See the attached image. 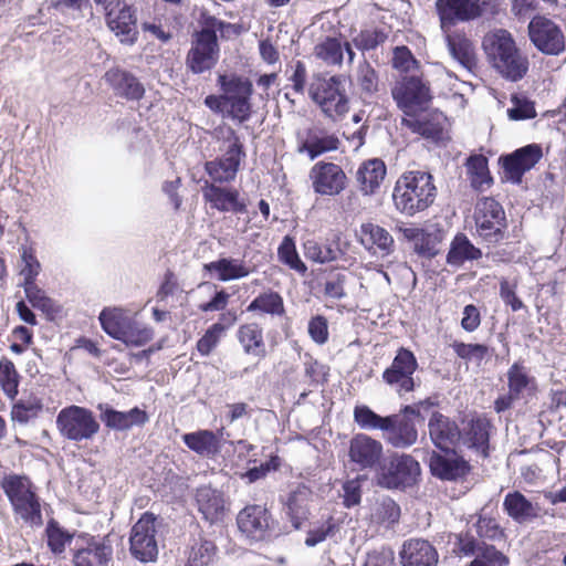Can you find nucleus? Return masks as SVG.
Listing matches in <instances>:
<instances>
[{"label":"nucleus","mask_w":566,"mask_h":566,"mask_svg":"<svg viewBox=\"0 0 566 566\" xmlns=\"http://www.w3.org/2000/svg\"><path fill=\"white\" fill-rule=\"evenodd\" d=\"M482 45L492 66L505 80L518 82L527 74L528 59L509 31L497 29L486 33Z\"/></svg>","instance_id":"1"},{"label":"nucleus","mask_w":566,"mask_h":566,"mask_svg":"<svg viewBox=\"0 0 566 566\" xmlns=\"http://www.w3.org/2000/svg\"><path fill=\"white\" fill-rule=\"evenodd\" d=\"M436 197L433 177L422 170L405 172L398 178L392 192L396 209L409 217L428 209Z\"/></svg>","instance_id":"2"},{"label":"nucleus","mask_w":566,"mask_h":566,"mask_svg":"<svg viewBox=\"0 0 566 566\" xmlns=\"http://www.w3.org/2000/svg\"><path fill=\"white\" fill-rule=\"evenodd\" d=\"M103 331L126 346L140 347L154 337V331L122 307H106L98 316Z\"/></svg>","instance_id":"3"},{"label":"nucleus","mask_w":566,"mask_h":566,"mask_svg":"<svg viewBox=\"0 0 566 566\" xmlns=\"http://www.w3.org/2000/svg\"><path fill=\"white\" fill-rule=\"evenodd\" d=\"M17 518L30 526L43 523L40 497L29 478L18 474L4 475L0 482Z\"/></svg>","instance_id":"4"},{"label":"nucleus","mask_w":566,"mask_h":566,"mask_svg":"<svg viewBox=\"0 0 566 566\" xmlns=\"http://www.w3.org/2000/svg\"><path fill=\"white\" fill-rule=\"evenodd\" d=\"M214 134L219 140H222V147H220L222 155L207 161L206 171L217 182H229L234 180L245 153L238 135L230 126H219Z\"/></svg>","instance_id":"5"},{"label":"nucleus","mask_w":566,"mask_h":566,"mask_svg":"<svg viewBox=\"0 0 566 566\" xmlns=\"http://www.w3.org/2000/svg\"><path fill=\"white\" fill-rule=\"evenodd\" d=\"M308 92L313 102L333 119L344 116L349 109L342 75L326 77L318 74L311 83Z\"/></svg>","instance_id":"6"},{"label":"nucleus","mask_w":566,"mask_h":566,"mask_svg":"<svg viewBox=\"0 0 566 566\" xmlns=\"http://www.w3.org/2000/svg\"><path fill=\"white\" fill-rule=\"evenodd\" d=\"M55 423L63 438L75 442L91 440L99 430L93 411L76 405L61 409Z\"/></svg>","instance_id":"7"},{"label":"nucleus","mask_w":566,"mask_h":566,"mask_svg":"<svg viewBox=\"0 0 566 566\" xmlns=\"http://www.w3.org/2000/svg\"><path fill=\"white\" fill-rule=\"evenodd\" d=\"M419 367L415 354L405 347L398 348L390 364L381 375L384 382L399 397L412 392L419 385L416 371Z\"/></svg>","instance_id":"8"},{"label":"nucleus","mask_w":566,"mask_h":566,"mask_svg":"<svg viewBox=\"0 0 566 566\" xmlns=\"http://www.w3.org/2000/svg\"><path fill=\"white\" fill-rule=\"evenodd\" d=\"M474 220L476 232L489 243H496L503 239L506 228L505 212L502 206L493 198H482L475 206Z\"/></svg>","instance_id":"9"},{"label":"nucleus","mask_w":566,"mask_h":566,"mask_svg":"<svg viewBox=\"0 0 566 566\" xmlns=\"http://www.w3.org/2000/svg\"><path fill=\"white\" fill-rule=\"evenodd\" d=\"M156 534L155 515L151 513H144L130 531V554L143 563L155 560L158 555Z\"/></svg>","instance_id":"10"},{"label":"nucleus","mask_w":566,"mask_h":566,"mask_svg":"<svg viewBox=\"0 0 566 566\" xmlns=\"http://www.w3.org/2000/svg\"><path fill=\"white\" fill-rule=\"evenodd\" d=\"M528 35L534 46L544 54L559 55L565 50L563 30L544 15H535L530 21Z\"/></svg>","instance_id":"11"},{"label":"nucleus","mask_w":566,"mask_h":566,"mask_svg":"<svg viewBox=\"0 0 566 566\" xmlns=\"http://www.w3.org/2000/svg\"><path fill=\"white\" fill-rule=\"evenodd\" d=\"M112 557L113 546L107 536H78L73 553L74 566H107Z\"/></svg>","instance_id":"12"},{"label":"nucleus","mask_w":566,"mask_h":566,"mask_svg":"<svg viewBox=\"0 0 566 566\" xmlns=\"http://www.w3.org/2000/svg\"><path fill=\"white\" fill-rule=\"evenodd\" d=\"M420 474V465L409 454H394L381 468L379 483L388 489L412 485Z\"/></svg>","instance_id":"13"},{"label":"nucleus","mask_w":566,"mask_h":566,"mask_svg":"<svg viewBox=\"0 0 566 566\" xmlns=\"http://www.w3.org/2000/svg\"><path fill=\"white\" fill-rule=\"evenodd\" d=\"M384 458V446L366 433L352 437L348 444L349 463L358 470L377 469Z\"/></svg>","instance_id":"14"},{"label":"nucleus","mask_w":566,"mask_h":566,"mask_svg":"<svg viewBox=\"0 0 566 566\" xmlns=\"http://www.w3.org/2000/svg\"><path fill=\"white\" fill-rule=\"evenodd\" d=\"M491 0H437V10L441 29L453 25L457 21H470L482 15Z\"/></svg>","instance_id":"15"},{"label":"nucleus","mask_w":566,"mask_h":566,"mask_svg":"<svg viewBox=\"0 0 566 566\" xmlns=\"http://www.w3.org/2000/svg\"><path fill=\"white\" fill-rule=\"evenodd\" d=\"M310 179L314 192L321 196H337L347 186L346 174L334 163H316L310 171Z\"/></svg>","instance_id":"16"},{"label":"nucleus","mask_w":566,"mask_h":566,"mask_svg":"<svg viewBox=\"0 0 566 566\" xmlns=\"http://www.w3.org/2000/svg\"><path fill=\"white\" fill-rule=\"evenodd\" d=\"M108 28L115 33L122 43L133 44L137 39L136 18L130 7L116 1L109 2L104 8Z\"/></svg>","instance_id":"17"},{"label":"nucleus","mask_w":566,"mask_h":566,"mask_svg":"<svg viewBox=\"0 0 566 566\" xmlns=\"http://www.w3.org/2000/svg\"><path fill=\"white\" fill-rule=\"evenodd\" d=\"M392 97L407 116L422 107L430 95L428 86L419 77L409 76L392 91Z\"/></svg>","instance_id":"18"},{"label":"nucleus","mask_w":566,"mask_h":566,"mask_svg":"<svg viewBox=\"0 0 566 566\" xmlns=\"http://www.w3.org/2000/svg\"><path fill=\"white\" fill-rule=\"evenodd\" d=\"M542 148L537 144H530L521 147L510 155L502 157L503 168L507 178L520 182L522 176L533 168L542 158Z\"/></svg>","instance_id":"19"},{"label":"nucleus","mask_w":566,"mask_h":566,"mask_svg":"<svg viewBox=\"0 0 566 566\" xmlns=\"http://www.w3.org/2000/svg\"><path fill=\"white\" fill-rule=\"evenodd\" d=\"M219 57L218 40L206 35H193L192 45L187 54V66L196 74L212 69Z\"/></svg>","instance_id":"20"},{"label":"nucleus","mask_w":566,"mask_h":566,"mask_svg":"<svg viewBox=\"0 0 566 566\" xmlns=\"http://www.w3.org/2000/svg\"><path fill=\"white\" fill-rule=\"evenodd\" d=\"M429 467L431 473L441 479L453 481L465 475L469 470L467 461L458 455L453 449L433 452L430 457Z\"/></svg>","instance_id":"21"},{"label":"nucleus","mask_w":566,"mask_h":566,"mask_svg":"<svg viewBox=\"0 0 566 566\" xmlns=\"http://www.w3.org/2000/svg\"><path fill=\"white\" fill-rule=\"evenodd\" d=\"M239 530L248 537L261 541L264 539L271 527V515L261 505L244 507L237 518Z\"/></svg>","instance_id":"22"},{"label":"nucleus","mask_w":566,"mask_h":566,"mask_svg":"<svg viewBox=\"0 0 566 566\" xmlns=\"http://www.w3.org/2000/svg\"><path fill=\"white\" fill-rule=\"evenodd\" d=\"M98 409L101 411V420L112 430H129L134 426H144L149 420L147 412L138 407H134L128 411H118L108 405H99Z\"/></svg>","instance_id":"23"},{"label":"nucleus","mask_w":566,"mask_h":566,"mask_svg":"<svg viewBox=\"0 0 566 566\" xmlns=\"http://www.w3.org/2000/svg\"><path fill=\"white\" fill-rule=\"evenodd\" d=\"M202 195L212 208L221 212L244 213L247 211V205L240 200L239 191L235 189L206 182Z\"/></svg>","instance_id":"24"},{"label":"nucleus","mask_w":566,"mask_h":566,"mask_svg":"<svg viewBox=\"0 0 566 566\" xmlns=\"http://www.w3.org/2000/svg\"><path fill=\"white\" fill-rule=\"evenodd\" d=\"M433 444L440 450L453 449L461 440V432L454 421L440 412H433L428 423Z\"/></svg>","instance_id":"25"},{"label":"nucleus","mask_w":566,"mask_h":566,"mask_svg":"<svg viewBox=\"0 0 566 566\" xmlns=\"http://www.w3.org/2000/svg\"><path fill=\"white\" fill-rule=\"evenodd\" d=\"M359 242L375 254L389 255L394 251L395 241L385 228L373 223H363L358 231Z\"/></svg>","instance_id":"26"},{"label":"nucleus","mask_w":566,"mask_h":566,"mask_svg":"<svg viewBox=\"0 0 566 566\" xmlns=\"http://www.w3.org/2000/svg\"><path fill=\"white\" fill-rule=\"evenodd\" d=\"M503 510L516 523L524 524L541 516L538 503L532 502L518 491L509 492L503 501Z\"/></svg>","instance_id":"27"},{"label":"nucleus","mask_w":566,"mask_h":566,"mask_svg":"<svg viewBox=\"0 0 566 566\" xmlns=\"http://www.w3.org/2000/svg\"><path fill=\"white\" fill-rule=\"evenodd\" d=\"M444 122L446 118L441 113H423L417 116L412 113L402 118L405 127L434 142L442 138Z\"/></svg>","instance_id":"28"},{"label":"nucleus","mask_w":566,"mask_h":566,"mask_svg":"<svg viewBox=\"0 0 566 566\" xmlns=\"http://www.w3.org/2000/svg\"><path fill=\"white\" fill-rule=\"evenodd\" d=\"M311 499V489L302 483L296 484L285 496L281 497L286 514L295 528H300L302 522L307 517Z\"/></svg>","instance_id":"29"},{"label":"nucleus","mask_w":566,"mask_h":566,"mask_svg":"<svg viewBox=\"0 0 566 566\" xmlns=\"http://www.w3.org/2000/svg\"><path fill=\"white\" fill-rule=\"evenodd\" d=\"M400 557L402 566H436L438 563L436 548L421 538L405 542Z\"/></svg>","instance_id":"30"},{"label":"nucleus","mask_w":566,"mask_h":566,"mask_svg":"<svg viewBox=\"0 0 566 566\" xmlns=\"http://www.w3.org/2000/svg\"><path fill=\"white\" fill-rule=\"evenodd\" d=\"M196 503L206 521L217 523L222 520L226 512V500L221 491L210 485H202L196 491Z\"/></svg>","instance_id":"31"},{"label":"nucleus","mask_w":566,"mask_h":566,"mask_svg":"<svg viewBox=\"0 0 566 566\" xmlns=\"http://www.w3.org/2000/svg\"><path fill=\"white\" fill-rule=\"evenodd\" d=\"M389 419L391 421L384 432V437L389 444L403 449L416 443L418 431L412 421L400 415L389 416Z\"/></svg>","instance_id":"32"},{"label":"nucleus","mask_w":566,"mask_h":566,"mask_svg":"<svg viewBox=\"0 0 566 566\" xmlns=\"http://www.w3.org/2000/svg\"><path fill=\"white\" fill-rule=\"evenodd\" d=\"M105 80L117 96L139 101L145 94V88L138 78L126 71L111 69L105 73Z\"/></svg>","instance_id":"33"},{"label":"nucleus","mask_w":566,"mask_h":566,"mask_svg":"<svg viewBox=\"0 0 566 566\" xmlns=\"http://www.w3.org/2000/svg\"><path fill=\"white\" fill-rule=\"evenodd\" d=\"M509 391L518 399L533 396L537 390L536 378L523 361H515L506 373Z\"/></svg>","instance_id":"34"},{"label":"nucleus","mask_w":566,"mask_h":566,"mask_svg":"<svg viewBox=\"0 0 566 566\" xmlns=\"http://www.w3.org/2000/svg\"><path fill=\"white\" fill-rule=\"evenodd\" d=\"M386 166L381 159H368L364 161L357 172L356 178L359 189L365 196L376 192L386 177Z\"/></svg>","instance_id":"35"},{"label":"nucleus","mask_w":566,"mask_h":566,"mask_svg":"<svg viewBox=\"0 0 566 566\" xmlns=\"http://www.w3.org/2000/svg\"><path fill=\"white\" fill-rule=\"evenodd\" d=\"M182 441L191 451L203 458H214L221 451V439L211 430L185 433Z\"/></svg>","instance_id":"36"},{"label":"nucleus","mask_w":566,"mask_h":566,"mask_svg":"<svg viewBox=\"0 0 566 566\" xmlns=\"http://www.w3.org/2000/svg\"><path fill=\"white\" fill-rule=\"evenodd\" d=\"M443 32L452 59L463 69L471 71L476 65L473 43L464 34L450 32L449 28Z\"/></svg>","instance_id":"37"},{"label":"nucleus","mask_w":566,"mask_h":566,"mask_svg":"<svg viewBox=\"0 0 566 566\" xmlns=\"http://www.w3.org/2000/svg\"><path fill=\"white\" fill-rule=\"evenodd\" d=\"M205 270L214 273L218 281L229 282L247 277L251 271L243 260L220 258L205 264Z\"/></svg>","instance_id":"38"},{"label":"nucleus","mask_w":566,"mask_h":566,"mask_svg":"<svg viewBox=\"0 0 566 566\" xmlns=\"http://www.w3.org/2000/svg\"><path fill=\"white\" fill-rule=\"evenodd\" d=\"M237 338L247 355L258 358L266 356V346L263 338V329L256 323H247L237 331Z\"/></svg>","instance_id":"39"},{"label":"nucleus","mask_w":566,"mask_h":566,"mask_svg":"<svg viewBox=\"0 0 566 566\" xmlns=\"http://www.w3.org/2000/svg\"><path fill=\"white\" fill-rule=\"evenodd\" d=\"M481 256V250L474 247L465 234L458 233L451 241L447 262L452 266H460L467 261L479 260Z\"/></svg>","instance_id":"40"},{"label":"nucleus","mask_w":566,"mask_h":566,"mask_svg":"<svg viewBox=\"0 0 566 566\" xmlns=\"http://www.w3.org/2000/svg\"><path fill=\"white\" fill-rule=\"evenodd\" d=\"M464 446L474 449L483 457L488 455L489 448V422L485 419L471 420L465 433L461 434Z\"/></svg>","instance_id":"41"},{"label":"nucleus","mask_w":566,"mask_h":566,"mask_svg":"<svg viewBox=\"0 0 566 566\" xmlns=\"http://www.w3.org/2000/svg\"><path fill=\"white\" fill-rule=\"evenodd\" d=\"M339 145V139L325 132H312L307 139L300 146L298 151H306L311 159H315L319 155L336 150Z\"/></svg>","instance_id":"42"},{"label":"nucleus","mask_w":566,"mask_h":566,"mask_svg":"<svg viewBox=\"0 0 566 566\" xmlns=\"http://www.w3.org/2000/svg\"><path fill=\"white\" fill-rule=\"evenodd\" d=\"M216 555V544L200 535L198 538H193L189 547L186 566H210Z\"/></svg>","instance_id":"43"},{"label":"nucleus","mask_w":566,"mask_h":566,"mask_svg":"<svg viewBox=\"0 0 566 566\" xmlns=\"http://www.w3.org/2000/svg\"><path fill=\"white\" fill-rule=\"evenodd\" d=\"M313 55L327 66H342L344 50L342 42L333 36H327L313 49Z\"/></svg>","instance_id":"44"},{"label":"nucleus","mask_w":566,"mask_h":566,"mask_svg":"<svg viewBox=\"0 0 566 566\" xmlns=\"http://www.w3.org/2000/svg\"><path fill=\"white\" fill-rule=\"evenodd\" d=\"M248 312H260L272 316H282L285 313L282 296L273 291L259 294L247 307Z\"/></svg>","instance_id":"45"},{"label":"nucleus","mask_w":566,"mask_h":566,"mask_svg":"<svg viewBox=\"0 0 566 566\" xmlns=\"http://www.w3.org/2000/svg\"><path fill=\"white\" fill-rule=\"evenodd\" d=\"M468 176L471 186L476 190H483L492 182L488 159L483 155H472L467 160Z\"/></svg>","instance_id":"46"},{"label":"nucleus","mask_w":566,"mask_h":566,"mask_svg":"<svg viewBox=\"0 0 566 566\" xmlns=\"http://www.w3.org/2000/svg\"><path fill=\"white\" fill-rule=\"evenodd\" d=\"M399 517L400 507L390 497H381L371 506L370 518L374 523L389 527L397 523Z\"/></svg>","instance_id":"47"},{"label":"nucleus","mask_w":566,"mask_h":566,"mask_svg":"<svg viewBox=\"0 0 566 566\" xmlns=\"http://www.w3.org/2000/svg\"><path fill=\"white\" fill-rule=\"evenodd\" d=\"M355 80L361 93L367 96H371L379 91V74L365 57L356 66Z\"/></svg>","instance_id":"48"},{"label":"nucleus","mask_w":566,"mask_h":566,"mask_svg":"<svg viewBox=\"0 0 566 566\" xmlns=\"http://www.w3.org/2000/svg\"><path fill=\"white\" fill-rule=\"evenodd\" d=\"M510 102L511 107L506 111L510 120H527L537 116L535 103L524 92L513 93Z\"/></svg>","instance_id":"49"},{"label":"nucleus","mask_w":566,"mask_h":566,"mask_svg":"<svg viewBox=\"0 0 566 566\" xmlns=\"http://www.w3.org/2000/svg\"><path fill=\"white\" fill-rule=\"evenodd\" d=\"M339 252L338 247L331 242L322 244L316 240H307L304 243V255L315 263L324 264L336 261Z\"/></svg>","instance_id":"50"},{"label":"nucleus","mask_w":566,"mask_h":566,"mask_svg":"<svg viewBox=\"0 0 566 566\" xmlns=\"http://www.w3.org/2000/svg\"><path fill=\"white\" fill-rule=\"evenodd\" d=\"M339 522L332 516L325 521L317 522L308 530L305 545L314 547L327 538L334 537L339 532Z\"/></svg>","instance_id":"51"},{"label":"nucleus","mask_w":566,"mask_h":566,"mask_svg":"<svg viewBox=\"0 0 566 566\" xmlns=\"http://www.w3.org/2000/svg\"><path fill=\"white\" fill-rule=\"evenodd\" d=\"M219 81L224 93L223 99L251 98L253 85L250 80L240 76L227 78L222 75Z\"/></svg>","instance_id":"52"},{"label":"nucleus","mask_w":566,"mask_h":566,"mask_svg":"<svg viewBox=\"0 0 566 566\" xmlns=\"http://www.w3.org/2000/svg\"><path fill=\"white\" fill-rule=\"evenodd\" d=\"M354 420L359 426L360 429L364 430H381L385 432L388 424L390 423L389 416L381 417L374 412L367 406H356L354 409Z\"/></svg>","instance_id":"53"},{"label":"nucleus","mask_w":566,"mask_h":566,"mask_svg":"<svg viewBox=\"0 0 566 566\" xmlns=\"http://www.w3.org/2000/svg\"><path fill=\"white\" fill-rule=\"evenodd\" d=\"M20 276L22 277L21 286L35 283V279L41 271V264L36 259L33 249L31 247L22 245L20 248Z\"/></svg>","instance_id":"54"},{"label":"nucleus","mask_w":566,"mask_h":566,"mask_svg":"<svg viewBox=\"0 0 566 566\" xmlns=\"http://www.w3.org/2000/svg\"><path fill=\"white\" fill-rule=\"evenodd\" d=\"M199 22L201 24V30L195 34L199 36L206 35L208 39L213 40H218L217 31H219L221 35H224V33L229 32L230 30L234 31L235 29L234 24L219 20L207 11L201 13Z\"/></svg>","instance_id":"55"},{"label":"nucleus","mask_w":566,"mask_h":566,"mask_svg":"<svg viewBox=\"0 0 566 566\" xmlns=\"http://www.w3.org/2000/svg\"><path fill=\"white\" fill-rule=\"evenodd\" d=\"M277 255L280 261L292 270L302 274L306 272L307 268L300 259L295 243L291 237H284L277 249Z\"/></svg>","instance_id":"56"},{"label":"nucleus","mask_w":566,"mask_h":566,"mask_svg":"<svg viewBox=\"0 0 566 566\" xmlns=\"http://www.w3.org/2000/svg\"><path fill=\"white\" fill-rule=\"evenodd\" d=\"M451 347L461 359L474 363L480 366L490 355V349L483 344H465L454 342Z\"/></svg>","instance_id":"57"},{"label":"nucleus","mask_w":566,"mask_h":566,"mask_svg":"<svg viewBox=\"0 0 566 566\" xmlns=\"http://www.w3.org/2000/svg\"><path fill=\"white\" fill-rule=\"evenodd\" d=\"M349 275L345 272H331L324 282V295L333 300L346 297V284Z\"/></svg>","instance_id":"58"},{"label":"nucleus","mask_w":566,"mask_h":566,"mask_svg":"<svg viewBox=\"0 0 566 566\" xmlns=\"http://www.w3.org/2000/svg\"><path fill=\"white\" fill-rule=\"evenodd\" d=\"M48 545L54 554L64 552L67 544L71 543L73 536L64 531L54 521L49 522L46 526Z\"/></svg>","instance_id":"59"},{"label":"nucleus","mask_w":566,"mask_h":566,"mask_svg":"<svg viewBox=\"0 0 566 566\" xmlns=\"http://www.w3.org/2000/svg\"><path fill=\"white\" fill-rule=\"evenodd\" d=\"M399 231L406 240L413 242L415 250L419 254H434V247H423V241L430 240V233L426 232L423 229L417 227H400Z\"/></svg>","instance_id":"60"},{"label":"nucleus","mask_w":566,"mask_h":566,"mask_svg":"<svg viewBox=\"0 0 566 566\" xmlns=\"http://www.w3.org/2000/svg\"><path fill=\"white\" fill-rule=\"evenodd\" d=\"M0 385L8 396L18 392L19 375L14 364L6 358L0 360Z\"/></svg>","instance_id":"61"},{"label":"nucleus","mask_w":566,"mask_h":566,"mask_svg":"<svg viewBox=\"0 0 566 566\" xmlns=\"http://www.w3.org/2000/svg\"><path fill=\"white\" fill-rule=\"evenodd\" d=\"M387 39V35L378 29L360 31L355 38H353V44L356 49L365 52L376 49L382 44Z\"/></svg>","instance_id":"62"},{"label":"nucleus","mask_w":566,"mask_h":566,"mask_svg":"<svg viewBox=\"0 0 566 566\" xmlns=\"http://www.w3.org/2000/svg\"><path fill=\"white\" fill-rule=\"evenodd\" d=\"M28 301L35 308L41 310L45 313H52L55 310L54 302L45 295V292L41 290L35 283H31L22 286Z\"/></svg>","instance_id":"63"},{"label":"nucleus","mask_w":566,"mask_h":566,"mask_svg":"<svg viewBox=\"0 0 566 566\" xmlns=\"http://www.w3.org/2000/svg\"><path fill=\"white\" fill-rule=\"evenodd\" d=\"M221 325H211L197 342V349L202 356H208L219 344L222 337Z\"/></svg>","instance_id":"64"}]
</instances>
